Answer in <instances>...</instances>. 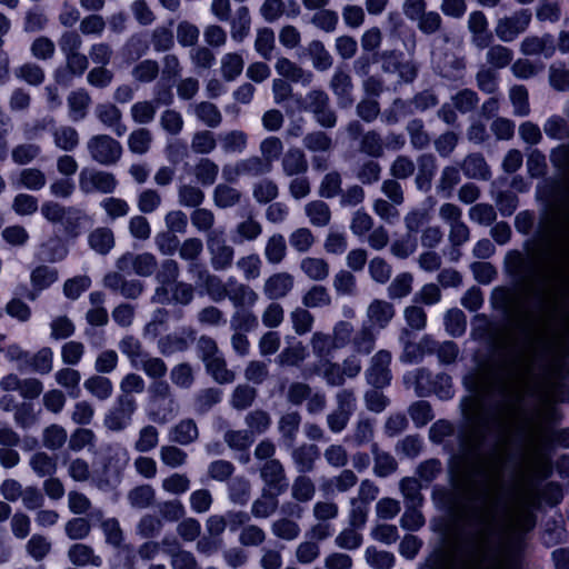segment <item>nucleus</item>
<instances>
[{"label":"nucleus","instance_id":"obj_1","mask_svg":"<svg viewBox=\"0 0 569 569\" xmlns=\"http://www.w3.org/2000/svg\"><path fill=\"white\" fill-rule=\"evenodd\" d=\"M536 361L532 349L516 340L509 342L500 358L503 381L461 400L466 425L458 433L457 459L470 483L480 477L486 479V487L471 488L457 507L447 488L433 489V502L452 510L446 531L451 559L446 567L441 557H430L420 569H501L500 497L488 490V480L493 473L499 476L503 467L516 416L513 396L522 399L541 386L543 376L536 371Z\"/></svg>","mask_w":569,"mask_h":569},{"label":"nucleus","instance_id":"obj_2","mask_svg":"<svg viewBox=\"0 0 569 569\" xmlns=\"http://www.w3.org/2000/svg\"><path fill=\"white\" fill-rule=\"evenodd\" d=\"M563 241L541 236L533 250H509L503 270L511 282L532 299L535 311L569 328V219Z\"/></svg>","mask_w":569,"mask_h":569},{"label":"nucleus","instance_id":"obj_3","mask_svg":"<svg viewBox=\"0 0 569 569\" xmlns=\"http://www.w3.org/2000/svg\"><path fill=\"white\" fill-rule=\"evenodd\" d=\"M541 506V495L531 477H526L509 505L511 529L517 536H522L535 529L536 511Z\"/></svg>","mask_w":569,"mask_h":569},{"label":"nucleus","instance_id":"obj_4","mask_svg":"<svg viewBox=\"0 0 569 569\" xmlns=\"http://www.w3.org/2000/svg\"><path fill=\"white\" fill-rule=\"evenodd\" d=\"M180 410L172 388L166 380L152 381L148 387L146 412L158 425L171 421Z\"/></svg>","mask_w":569,"mask_h":569},{"label":"nucleus","instance_id":"obj_5","mask_svg":"<svg viewBox=\"0 0 569 569\" xmlns=\"http://www.w3.org/2000/svg\"><path fill=\"white\" fill-rule=\"evenodd\" d=\"M407 388H412L418 397L436 395L440 400H449L455 396L452 379L447 373L433 375L427 368H417L403 376Z\"/></svg>","mask_w":569,"mask_h":569},{"label":"nucleus","instance_id":"obj_6","mask_svg":"<svg viewBox=\"0 0 569 569\" xmlns=\"http://www.w3.org/2000/svg\"><path fill=\"white\" fill-rule=\"evenodd\" d=\"M41 214L51 223H60L64 234L70 239L78 238L88 221V216L83 210L76 207H63L54 201L43 202Z\"/></svg>","mask_w":569,"mask_h":569},{"label":"nucleus","instance_id":"obj_7","mask_svg":"<svg viewBox=\"0 0 569 569\" xmlns=\"http://www.w3.org/2000/svg\"><path fill=\"white\" fill-rule=\"evenodd\" d=\"M303 110L311 113L321 128L331 129L338 122V114L331 106L330 97L322 89H312L307 92Z\"/></svg>","mask_w":569,"mask_h":569},{"label":"nucleus","instance_id":"obj_8","mask_svg":"<svg viewBox=\"0 0 569 569\" xmlns=\"http://www.w3.org/2000/svg\"><path fill=\"white\" fill-rule=\"evenodd\" d=\"M79 189L83 194L113 193L118 188V179L112 172L84 167L78 178Z\"/></svg>","mask_w":569,"mask_h":569},{"label":"nucleus","instance_id":"obj_9","mask_svg":"<svg viewBox=\"0 0 569 569\" xmlns=\"http://www.w3.org/2000/svg\"><path fill=\"white\" fill-rule=\"evenodd\" d=\"M91 159L101 166H113L122 156L121 143L109 134H96L87 141Z\"/></svg>","mask_w":569,"mask_h":569},{"label":"nucleus","instance_id":"obj_10","mask_svg":"<svg viewBox=\"0 0 569 569\" xmlns=\"http://www.w3.org/2000/svg\"><path fill=\"white\" fill-rule=\"evenodd\" d=\"M138 409L136 398L118 396L104 416L103 423L111 431H122L132 422L133 415Z\"/></svg>","mask_w":569,"mask_h":569},{"label":"nucleus","instance_id":"obj_11","mask_svg":"<svg viewBox=\"0 0 569 569\" xmlns=\"http://www.w3.org/2000/svg\"><path fill=\"white\" fill-rule=\"evenodd\" d=\"M206 240L212 269L214 271L230 269L234 259V249L227 243L223 231H210Z\"/></svg>","mask_w":569,"mask_h":569},{"label":"nucleus","instance_id":"obj_12","mask_svg":"<svg viewBox=\"0 0 569 569\" xmlns=\"http://www.w3.org/2000/svg\"><path fill=\"white\" fill-rule=\"evenodd\" d=\"M432 64L435 72L448 81L458 82L465 78L466 59L452 51L435 53Z\"/></svg>","mask_w":569,"mask_h":569},{"label":"nucleus","instance_id":"obj_13","mask_svg":"<svg viewBox=\"0 0 569 569\" xmlns=\"http://www.w3.org/2000/svg\"><path fill=\"white\" fill-rule=\"evenodd\" d=\"M329 89L336 98L337 106L340 109H349L355 103V84L350 72L346 67L338 66L329 81Z\"/></svg>","mask_w":569,"mask_h":569},{"label":"nucleus","instance_id":"obj_14","mask_svg":"<svg viewBox=\"0 0 569 569\" xmlns=\"http://www.w3.org/2000/svg\"><path fill=\"white\" fill-rule=\"evenodd\" d=\"M531 21V12L528 9L516 11L509 17L498 19L495 33L503 42H512L523 33Z\"/></svg>","mask_w":569,"mask_h":569},{"label":"nucleus","instance_id":"obj_15","mask_svg":"<svg viewBox=\"0 0 569 569\" xmlns=\"http://www.w3.org/2000/svg\"><path fill=\"white\" fill-rule=\"evenodd\" d=\"M179 276L180 266L174 259L162 260L154 276L159 286L154 289L151 301L166 303L169 299V287L178 282Z\"/></svg>","mask_w":569,"mask_h":569},{"label":"nucleus","instance_id":"obj_16","mask_svg":"<svg viewBox=\"0 0 569 569\" xmlns=\"http://www.w3.org/2000/svg\"><path fill=\"white\" fill-rule=\"evenodd\" d=\"M391 353L388 350H379L370 360V366L365 372L368 385L376 389H383L391 382L390 370Z\"/></svg>","mask_w":569,"mask_h":569},{"label":"nucleus","instance_id":"obj_17","mask_svg":"<svg viewBox=\"0 0 569 569\" xmlns=\"http://www.w3.org/2000/svg\"><path fill=\"white\" fill-rule=\"evenodd\" d=\"M157 258L150 252H126L116 262L117 269L122 273H136L140 277H149L157 269Z\"/></svg>","mask_w":569,"mask_h":569},{"label":"nucleus","instance_id":"obj_18","mask_svg":"<svg viewBox=\"0 0 569 569\" xmlns=\"http://www.w3.org/2000/svg\"><path fill=\"white\" fill-rule=\"evenodd\" d=\"M66 64L58 67L53 72L54 81L63 87L71 86L74 78H80L89 67V59L82 52L64 56Z\"/></svg>","mask_w":569,"mask_h":569},{"label":"nucleus","instance_id":"obj_19","mask_svg":"<svg viewBox=\"0 0 569 569\" xmlns=\"http://www.w3.org/2000/svg\"><path fill=\"white\" fill-rule=\"evenodd\" d=\"M260 478L264 483L263 490L282 495L289 488L284 466L279 459L264 461L260 467Z\"/></svg>","mask_w":569,"mask_h":569},{"label":"nucleus","instance_id":"obj_20","mask_svg":"<svg viewBox=\"0 0 569 569\" xmlns=\"http://www.w3.org/2000/svg\"><path fill=\"white\" fill-rule=\"evenodd\" d=\"M290 458L297 473H310L316 469L320 458V449L315 443L303 442L299 446H292Z\"/></svg>","mask_w":569,"mask_h":569},{"label":"nucleus","instance_id":"obj_21","mask_svg":"<svg viewBox=\"0 0 569 569\" xmlns=\"http://www.w3.org/2000/svg\"><path fill=\"white\" fill-rule=\"evenodd\" d=\"M103 286L121 295L126 299H137L143 291V282L138 279H126L122 272H109L103 278Z\"/></svg>","mask_w":569,"mask_h":569},{"label":"nucleus","instance_id":"obj_22","mask_svg":"<svg viewBox=\"0 0 569 569\" xmlns=\"http://www.w3.org/2000/svg\"><path fill=\"white\" fill-rule=\"evenodd\" d=\"M531 445L537 449H547L553 445L562 448H569V428L553 430L538 423L531 435Z\"/></svg>","mask_w":569,"mask_h":569},{"label":"nucleus","instance_id":"obj_23","mask_svg":"<svg viewBox=\"0 0 569 569\" xmlns=\"http://www.w3.org/2000/svg\"><path fill=\"white\" fill-rule=\"evenodd\" d=\"M228 296L234 309L252 308L259 300V295L249 284L239 282L236 278H228Z\"/></svg>","mask_w":569,"mask_h":569},{"label":"nucleus","instance_id":"obj_24","mask_svg":"<svg viewBox=\"0 0 569 569\" xmlns=\"http://www.w3.org/2000/svg\"><path fill=\"white\" fill-rule=\"evenodd\" d=\"M295 287V278L288 272H277L264 280L262 291L269 300L286 298Z\"/></svg>","mask_w":569,"mask_h":569},{"label":"nucleus","instance_id":"obj_25","mask_svg":"<svg viewBox=\"0 0 569 569\" xmlns=\"http://www.w3.org/2000/svg\"><path fill=\"white\" fill-rule=\"evenodd\" d=\"M194 277L212 301L220 302L227 298L229 290L228 281L223 282L220 277L209 272L206 268H199Z\"/></svg>","mask_w":569,"mask_h":569},{"label":"nucleus","instance_id":"obj_26","mask_svg":"<svg viewBox=\"0 0 569 569\" xmlns=\"http://www.w3.org/2000/svg\"><path fill=\"white\" fill-rule=\"evenodd\" d=\"M97 119L107 128H110L118 137L127 132V126L122 122L121 110L112 103H99L94 109Z\"/></svg>","mask_w":569,"mask_h":569},{"label":"nucleus","instance_id":"obj_27","mask_svg":"<svg viewBox=\"0 0 569 569\" xmlns=\"http://www.w3.org/2000/svg\"><path fill=\"white\" fill-rule=\"evenodd\" d=\"M300 423L301 416L298 411L286 412L279 418L278 432L280 435V443L284 448H292L295 445Z\"/></svg>","mask_w":569,"mask_h":569},{"label":"nucleus","instance_id":"obj_28","mask_svg":"<svg viewBox=\"0 0 569 569\" xmlns=\"http://www.w3.org/2000/svg\"><path fill=\"white\" fill-rule=\"evenodd\" d=\"M395 316V308L385 300H373L367 309V326L375 330L385 329Z\"/></svg>","mask_w":569,"mask_h":569},{"label":"nucleus","instance_id":"obj_29","mask_svg":"<svg viewBox=\"0 0 569 569\" xmlns=\"http://www.w3.org/2000/svg\"><path fill=\"white\" fill-rule=\"evenodd\" d=\"M376 420L365 415H359L351 433L346 438L356 447H362L372 442L375 438Z\"/></svg>","mask_w":569,"mask_h":569},{"label":"nucleus","instance_id":"obj_30","mask_svg":"<svg viewBox=\"0 0 569 569\" xmlns=\"http://www.w3.org/2000/svg\"><path fill=\"white\" fill-rule=\"evenodd\" d=\"M91 102V97L86 89L79 88L71 91L67 98L70 120L73 122L83 120L88 114Z\"/></svg>","mask_w":569,"mask_h":569},{"label":"nucleus","instance_id":"obj_31","mask_svg":"<svg viewBox=\"0 0 569 569\" xmlns=\"http://www.w3.org/2000/svg\"><path fill=\"white\" fill-rule=\"evenodd\" d=\"M203 251V243L199 238H187L183 240L178 248L179 257L189 262L188 272L194 274L198 272L199 268H204L200 263H198V259Z\"/></svg>","mask_w":569,"mask_h":569},{"label":"nucleus","instance_id":"obj_32","mask_svg":"<svg viewBox=\"0 0 569 569\" xmlns=\"http://www.w3.org/2000/svg\"><path fill=\"white\" fill-rule=\"evenodd\" d=\"M460 168L469 179L488 180L491 177L490 168L485 157L479 152L468 154L462 160Z\"/></svg>","mask_w":569,"mask_h":569},{"label":"nucleus","instance_id":"obj_33","mask_svg":"<svg viewBox=\"0 0 569 569\" xmlns=\"http://www.w3.org/2000/svg\"><path fill=\"white\" fill-rule=\"evenodd\" d=\"M199 438V429L191 418L180 420L169 430V440L173 443L188 446Z\"/></svg>","mask_w":569,"mask_h":569},{"label":"nucleus","instance_id":"obj_34","mask_svg":"<svg viewBox=\"0 0 569 569\" xmlns=\"http://www.w3.org/2000/svg\"><path fill=\"white\" fill-rule=\"evenodd\" d=\"M262 233V224L252 216L238 222L231 231V240L234 244L256 241Z\"/></svg>","mask_w":569,"mask_h":569},{"label":"nucleus","instance_id":"obj_35","mask_svg":"<svg viewBox=\"0 0 569 569\" xmlns=\"http://www.w3.org/2000/svg\"><path fill=\"white\" fill-rule=\"evenodd\" d=\"M228 21L230 23L231 39L241 43L250 34L251 30V16L249 8L246 6L239 7Z\"/></svg>","mask_w":569,"mask_h":569},{"label":"nucleus","instance_id":"obj_36","mask_svg":"<svg viewBox=\"0 0 569 569\" xmlns=\"http://www.w3.org/2000/svg\"><path fill=\"white\" fill-rule=\"evenodd\" d=\"M281 168L287 177L305 174L308 171V161L299 148H289L281 159Z\"/></svg>","mask_w":569,"mask_h":569},{"label":"nucleus","instance_id":"obj_37","mask_svg":"<svg viewBox=\"0 0 569 569\" xmlns=\"http://www.w3.org/2000/svg\"><path fill=\"white\" fill-rule=\"evenodd\" d=\"M70 562L78 567L93 566L101 567L102 558L94 553L92 547L84 543H74L68 549Z\"/></svg>","mask_w":569,"mask_h":569},{"label":"nucleus","instance_id":"obj_38","mask_svg":"<svg viewBox=\"0 0 569 569\" xmlns=\"http://www.w3.org/2000/svg\"><path fill=\"white\" fill-rule=\"evenodd\" d=\"M290 490L293 500L305 503L312 501L317 492L316 483L308 473H298L291 483Z\"/></svg>","mask_w":569,"mask_h":569},{"label":"nucleus","instance_id":"obj_39","mask_svg":"<svg viewBox=\"0 0 569 569\" xmlns=\"http://www.w3.org/2000/svg\"><path fill=\"white\" fill-rule=\"evenodd\" d=\"M194 339V331L189 330L188 337L177 333H170L159 339L158 350L161 355L168 357L177 352L186 351L190 346V340Z\"/></svg>","mask_w":569,"mask_h":569},{"label":"nucleus","instance_id":"obj_40","mask_svg":"<svg viewBox=\"0 0 569 569\" xmlns=\"http://www.w3.org/2000/svg\"><path fill=\"white\" fill-rule=\"evenodd\" d=\"M196 118L206 127L216 129L222 122V113L219 108L209 101H200L191 106Z\"/></svg>","mask_w":569,"mask_h":569},{"label":"nucleus","instance_id":"obj_41","mask_svg":"<svg viewBox=\"0 0 569 569\" xmlns=\"http://www.w3.org/2000/svg\"><path fill=\"white\" fill-rule=\"evenodd\" d=\"M279 496L280 493L262 489L261 496L251 505V515L257 519H266L272 516L279 507Z\"/></svg>","mask_w":569,"mask_h":569},{"label":"nucleus","instance_id":"obj_42","mask_svg":"<svg viewBox=\"0 0 569 569\" xmlns=\"http://www.w3.org/2000/svg\"><path fill=\"white\" fill-rule=\"evenodd\" d=\"M371 453L373 456V472L377 477L386 478L396 472L398 462L395 457L379 449L378 443H371Z\"/></svg>","mask_w":569,"mask_h":569},{"label":"nucleus","instance_id":"obj_43","mask_svg":"<svg viewBox=\"0 0 569 569\" xmlns=\"http://www.w3.org/2000/svg\"><path fill=\"white\" fill-rule=\"evenodd\" d=\"M406 131L415 150H425L430 146L431 137L422 119L415 118L409 120L406 124Z\"/></svg>","mask_w":569,"mask_h":569},{"label":"nucleus","instance_id":"obj_44","mask_svg":"<svg viewBox=\"0 0 569 569\" xmlns=\"http://www.w3.org/2000/svg\"><path fill=\"white\" fill-rule=\"evenodd\" d=\"M221 150L226 154H240L244 152L248 144V136L241 130H231L220 133L218 137Z\"/></svg>","mask_w":569,"mask_h":569},{"label":"nucleus","instance_id":"obj_45","mask_svg":"<svg viewBox=\"0 0 569 569\" xmlns=\"http://www.w3.org/2000/svg\"><path fill=\"white\" fill-rule=\"evenodd\" d=\"M377 331L363 322L361 328L353 335L351 345L355 353L367 356L372 352L376 346Z\"/></svg>","mask_w":569,"mask_h":569},{"label":"nucleus","instance_id":"obj_46","mask_svg":"<svg viewBox=\"0 0 569 569\" xmlns=\"http://www.w3.org/2000/svg\"><path fill=\"white\" fill-rule=\"evenodd\" d=\"M555 51L552 37H527L521 42V52L526 56L545 54L549 58Z\"/></svg>","mask_w":569,"mask_h":569},{"label":"nucleus","instance_id":"obj_47","mask_svg":"<svg viewBox=\"0 0 569 569\" xmlns=\"http://www.w3.org/2000/svg\"><path fill=\"white\" fill-rule=\"evenodd\" d=\"M193 176L202 187L212 186L219 174V166L210 158H200L192 169Z\"/></svg>","mask_w":569,"mask_h":569},{"label":"nucleus","instance_id":"obj_48","mask_svg":"<svg viewBox=\"0 0 569 569\" xmlns=\"http://www.w3.org/2000/svg\"><path fill=\"white\" fill-rule=\"evenodd\" d=\"M241 198V191L227 183L217 184L212 192L213 203L220 209H228L237 206L240 203Z\"/></svg>","mask_w":569,"mask_h":569},{"label":"nucleus","instance_id":"obj_49","mask_svg":"<svg viewBox=\"0 0 569 569\" xmlns=\"http://www.w3.org/2000/svg\"><path fill=\"white\" fill-rule=\"evenodd\" d=\"M83 387L92 397L100 401L108 400L113 393L112 381L102 375L89 377L84 380Z\"/></svg>","mask_w":569,"mask_h":569},{"label":"nucleus","instance_id":"obj_50","mask_svg":"<svg viewBox=\"0 0 569 569\" xmlns=\"http://www.w3.org/2000/svg\"><path fill=\"white\" fill-rule=\"evenodd\" d=\"M301 302L308 309H319L330 307L332 298L326 287L315 284L302 295Z\"/></svg>","mask_w":569,"mask_h":569},{"label":"nucleus","instance_id":"obj_51","mask_svg":"<svg viewBox=\"0 0 569 569\" xmlns=\"http://www.w3.org/2000/svg\"><path fill=\"white\" fill-rule=\"evenodd\" d=\"M54 379L59 386L66 389L70 398L77 399L80 397L81 375L78 370L72 368L60 369L54 373Z\"/></svg>","mask_w":569,"mask_h":569},{"label":"nucleus","instance_id":"obj_52","mask_svg":"<svg viewBox=\"0 0 569 569\" xmlns=\"http://www.w3.org/2000/svg\"><path fill=\"white\" fill-rule=\"evenodd\" d=\"M89 246L99 254H107L114 247V236L110 228L99 227L90 232Z\"/></svg>","mask_w":569,"mask_h":569},{"label":"nucleus","instance_id":"obj_53","mask_svg":"<svg viewBox=\"0 0 569 569\" xmlns=\"http://www.w3.org/2000/svg\"><path fill=\"white\" fill-rule=\"evenodd\" d=\"M258 326V317L251 308H237L231 315L230 328L232 331L250 332Z\"/></svg>","mask_w":569,"mask_h":569},{"label":"nucleus","instance_id":"obj_54","mask_svg":"<svg viewBox=\"0 0 569 569\" xmlns=\"http://www.w3.org/2000/svg\"><path fill=\"white\" fill-rule=\"evenodd\" d=\"M133 368L140 369L147 377L153 379V381L163 380L162 378L167 375L168 367L163 359L153 357L146 352L144 356L139 360V365Z\"/></svg>","mask_w":569,"mask_h":569},{"label":"nucleus","instance_id":"obj_55","mask_svg":"<svg viewBox=\"0 0 569 569\" xmlns=\"http://www.w3.org/2000/svg\"><path fill=\"white\" fill-rule=\"evenodd\" d=\"M29 466L39 478L53 476L58 469L56 458L43 451L34 452L29 459Z\"/></svg>","mask_w":569,"mask_h":569},{"label":"nucleus","instance_id":"obj_56","mask_svg":"<svg viewBox=\"0 0 569 569\" xmlns=\"http://www.w3.org/2000/svg\"><path fill=\"white\" fill-rule=\"evenodd\" d=\"M204 366L207 372L220 385L231 383L236 378L234 372L227 368L222 353L206 361Z\"/></svg>","mask_w":569,"mask_h":569},{"label":"nucleus","instance_id":"obj_57","mask_svg":"<svg viewBox=\"0 0 569 569\" xmlns=\"http://www.w3.org/2000/svg\"><path fill=\"white\" fill-rule=\"evenodd\" d=\"M270 529L276 538L284 541H293L301 533L299 523L296 520L289 519L287 517H281L273 520Z\"/></svg>","mask_w":569,"mask_h":569},{"label":"nucleus","instance_id":"obj_58","mask_svg":"<svg viewBox=\"0 0 569 569\" xmlns=\"http://www.w3.org/2000/svg\"><path fill=\"white\" fill-rule=\"evenodd\" d=\"M310 346L312 353L322 360H328L332 357V353L338 350L331 335L322 331H316L312 333Z\"/></svg>","mask_w":569,"mask_h":569},{"label":"nucleus","instance_id":"obj_59","mask_svg":"<svg viewBox=\"0 0 569 569\" xmlns=\"http://www.w3.org/2000/svg\"><path fill=\"white\" fill-rule=\"evenodd\" d=\"M568 119L552 114L543 123V131L546 136L552 140H569V110Z\"/></svg>","mask_w":569,"mask_h":569},{"label":"nucleus","instance_id":"obj_60","mask_svg":"<svg viewBox=\"0 0 569 569\" xmlns=\"http://www.w3.org/2000/svg\"><path fill=\"white\" fill-rule=\"evenodd\" d=\"M306 216L315 227H326L331 219V211L329 206L322 200H313L305 207Z\"/></svg>","mask_w":569,"mask_h":569},{"label":"nucleus","instance_id":"obj_61","mask_svg":"<svg viewBox=\"0 0 569 569\" xmlns=\"http://www.w3.org/2000/svg\"><path fill=\"white\" fill-rule=\"evenodd\" d=\"M399 488L403 496L406 507L422 506L423 496L418 479L405 477L400 480Z\"/></svg>","mask_w":569,"mask_h":569},{"label":"nucleus","instance_id":"obj_62","mask_svg":"<svg viewBox=\"0 0 569 569\" xmlns=\"http://www.w3.org/2000/svg\"><path fill=\"white\" fill-rule=\"evenodd\" d=\"M118 348L128 358L131 367L138 366L139 360L146 355L141 341L132 335L122 337L118 342Z\"/></svg>","mask_w":569,"mask_h":569},{"label":"nucleus","instance_id":"obj_63","mask_svg":"<svg viewBox=\"0 0 569 569\" xmlns=\"http://www.w3.org/2000/svg\"><path fill=\"white\" fill-rule=\"evenodd\" d=\"M460 172L457 167H445L436 186L437 193L445 199H449L452 196L455 187L460 182Z\"/></svg>","mask_w":569,"mask_h":569},{"label":"nucleus","instance_id":"obj_64","mask_svg":"<svg viewBox=\"0 0 569 569\" xmlns=\"http://www.w3.org/2000/svg\"><path fill=\"white\" fill-rule=\"evenodd\" d=\"M54 146L63 151H72L79 144V133L70 126H61L52 131Z\"/></svg>","mask_w":569,"mask_h":569}]
</instances>
